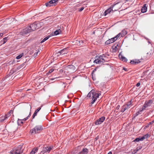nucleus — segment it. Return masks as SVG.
I'll use <instances>...</instances> for the list:
<instances>
[{"instance_id": "nucleus-1", "label": "nucleus", "mask_w": 154, "mask_h": 154, "mask_svg": "<svg viewBox=\"0 0 154 154\" xmlns=\"http://www.w3.org/2000/svg\"><path fill=\"white\" fill-rule=\"evenodd\" d=\"M100 95V93H96L94 90H91L87 95V97L92 99L91 104H93Z\"/></svg>"}, {"instance_id": "nucleus-2", "label": "nucleus", "mask_w": 154, "mask_h": 154, "mask_svg": "<svg viewBox=\"0 0 154 154\" xmlns=\"http://www.w3.org/2000/svg\"><path fill=\"white\" fill-rule=\"evenodd\" d=\"M153 103V101L152 100H149L148 101H146L142 108L140 109L136 113L135 116H136L141 113L143 110L148 109Z\"/></svg>"}, {"instance_id": "nucleus-3", "label": "nucleus", "mask_w": 154, "mask_h": 154, "mask_svg": "<svg viewBox=\"0 0 154 154\" xmlns=\"http://www.w3.org/2000/svg\"><path fill=\"white\" fill-rule=\"evenodd\" d=\"M23 152L22 146L19 145L17 147L13 149L11 151V154H21Z\"/></svg>"}, {"instance_id": "nucleus-4", "label": "nucleus", "mask_w": 154, "mask_h": 154, "mask_svg": "<svg viewBox=\"0 0 154 154\" xmlns=\"http://www.w3.org/2000/svg\"><path fill=\"white\" fill-rule=\"evenodd\" d=\"M106 57L104 54L100 56H96L95 57V60L94 62L97 64H100L103 63L105 61L104 57Z\"/></svg>"}, {"instance_id": "nucleus-5", "label": "nucleus", "mask_w": 154, "mask_h": 154, "mask_svg": "<svg viewBox=\"0 0 154 154\" xmlns=\"http://www.w3.org/2000/svg\"><path fill=\"white\" fill-rule=\"evenodd\" d=\"M42 129V128L41 125H37L34 128L31 129L30 131L32 134H35L39 133Z\"/></svg>"}, {"instance_id": "nucleus-6", "label": "nucleus", "mask_w": 154, "mask_h": 154, "mask_svg": "<svg viewBox=\"0 0 154 154\" xmlns=\"http://www.w3.org/2000/svg\"><path fill=\"white\" fill-rule=\"evenodd\" d=\"M122 3L118 2H115L114 4V5L112 7V8H115L114 9V11H116L119 9V8H120V7L122 6Z\"/></svg>"}, {"instance_id": "nucleus-7", "label": "nucleus", "mask_w": 154, "mask_h": 154, "mask_svg": "<svg viewBox=\"0 0 154 154\" xmlns=\"http://www.w3.org/2000/svg\"><path fill=\"white\" fill-rule=\"evenodd\" d=\"M105 119V117L103 116L101 117L95 122V124L96 125H98L102 123L104 121Z\"/></svg>"}, {"instance_id": "nucleus-8", "label": "nucleus", "mask_w": 154, "mask_h": 154, "mask_svg": "<svg viewBox=\"0 0 154 154\" xmlns=\"http://www.w3.org/2000/svg\"><path fill=\"white\" fill-rule=\"evenodd\" d=\"M31 113L30 112L29 113V115L28 116L26 117V118H25L23 119H18V120L17 121V122H18V125H20V124H23V121H26L28 118L29 117H30V116H31Z\"/></svg>"}, {"instance_id": "nucleus-9", "label": "nucleus", "mask_w": 154, "mask_h": 154, "mask_svg": "<svg viewBox=\"0 0 154 154\" xmlns=\"http://www.w3.org/2000/svg\"><path fill=\"white\" fill-rule=\"evenodd\" d=\"M31 31L30 27L29 26H28L23 30L22 33L23 34H26Z\"/></svg>"}, {"instance_id": "nucleus-10", "label": "nucleus", "mask_w": 154, "mask_h": 154, "mask_svg": "<svg viewBox=\"0 0 154 154\" xmlns=\"http://www.w3.org/2000/svg\"><path fill=\"white\" fill-rule=\"evenodd\" d=\"M58 0H51L49 1L48 2L46 3H45V5L47 7H50L51 6V5L55 3L56 2H57Z\"/></svg>"}, {"instance_id": "nucleus-11", "label": "nucleus", "mask_w": 154, "mask_h": 154, "mask_svg": "<svg viewBox=\"0 0 154 154\" xmlns=\"http://www.w3.org/2000/svg\"><path fill=\"white\" fill-rule=\"evenodd\" d=\"M11 112H8L6 115L5 116L1 117L0 120V121L2 122L4 121V120L6 119L8 117H9L11 115Z\"/></svg>"}, {"instance_id": "nucleus-12", "label": "nucleus", "mask_w": 154, "mask_h": 154, "mask_svg": "<svg viewBox=\"0 0 154 154\" xmlns=\"http://www.w3.org/2000/svg\"><path fill=\"white\" fill-rule=\"evenodd\" d=\"M31 31L35 30L36 29H38L37 25L35 23L31 24L30 26Z\"/></svg>"}, {"instance_id": "nucleus-13", "label": "nucleus", "mask_w": 154, "mask_h": 154, "mask_svg": "<svg viewBox=\"0 0 154 154\" xmlns=\"http://www.w3.org/2000/svg\"><path fill=\"white\" fill-rule=\"evenodd\" d=\"M115 38L114 37L112 38L111 39H109L108 40L106 41L105 42V43L106 45H108L110 44H111V43H112L113 42H114L115 41H116V40L115 39Z\"/></svg>"}, {"instance_id": "nucleus-14", "label": "nucleus", "mask_w": 154, "mask_h": 154, "mask_svg": "<svg viewBox=\"0 0 154 154\" xmlns=\"http://www.w3.org/2000/svg\"><path fill=\"white\" fill-rule=\"evenodd\" d=\"M61 31V30L60 29L56 30L53 33H52L51 34V35L52 36L56 35H58L60 33Z\"/></svg>"}, {"instance_id": "nucleus-15", "label": "nucleus", "mask_w": 154, "mask_h": 154, "mask_svg": "<svg viewBox=\"0 0 154 154\" xmlns=\"http://www.w3.org/2000/svg\"><path fill=\"white\" fill-rule=\"evenodd\" d=\"M88 151L86 148H84L82 151L79 152L78 154H87L88 153Z\"/></svg>"}, {"instance_id": "nucleus-16", "label": "nucleus", "mask_w": 154, "mask_h": 154, "mask_svg": "<svg viewBox=\"0 0 154 154\" xmlns=\"http://www.w3.org/2000/svg\"><path fill=\"white\" fill-rule=\"evenodd\" d=\"M111 11H113V10H112V7H111L105 11L104 13V16H106L107 14H108Z\"/></svg>"}, {"instance_id": "nucleus-17", "label": "nucleus", "mask_w": 154, "mask_h": 154, "mask_svg": "<svg viewBox=\"0 0 154 154\" xmlns=\"http://www.w3.org/2000/svg\"><path fill=\"white\" fill-rule=\"evenodd\" d=\"M52 147H44L43 148V150L45 152H48L49 153L51 151V150L52 149Z\"/></svg>"}, {"instance_id": "nucleus-18", "label": "nucleus", "mask_w": 154, "mask_h": 154, "mask_svg": "<svg viewBox=\"0 0 154 154\" xmlns=\"http://www.w3.org/2000/svg\"><path fill=\"white\" fill-rule=\"evenodd\" d=\"M119 58L122 60L123 61L125 62H126L127 61V59L125 57H123L121 54L119 53Z\"/></svg>"}, {"instance_id": "nucleus-19", "label": "nucleus", "mask_w": 154, "mask_h": 154, "mask_svg": "<svg viewBox=\"0 0 154 154\" xmlns=\"http://www.w3.org/2000/svg\"><path fill=\"white\" fill-rule=\"evenodd\" d=\"M140 62V61L139 60H133L131 61V63L133 64H137Z\"/></svg>"}, {"instance_id": "nucleus-20", "label": "nucleus", "mask_w": 154, "mask_h": 154, "mask_svg": "<svg viewBox=\"0 0 154 154\" xmlns=\"http://www.w3.org/2000/svg\"><path fill=\"white\" fill-rule=\"evenodd\" d=\"M68 51L67 50V48L64 49L60 51V53L61 54L63 55L66 54L67 53Z\"/></svg>"}, {"instance_id": "nucleus-21", "label": "nucleus", "mask_w": 154, "mask_h": 154, "mask_svg": "<svg viewBox=\"0 0 154 154\" xmlns=\"http://www.w3.org/2000/svg\"><path fill=\"white\" fill-rule=\"evenodd\" d=\"M145 5H144L143 7L142 8L141 10V12L143 13H145L147 11V8Z\"/></svg>"}, {"instance_id": "nucleus-22", "label": "nucleus", "mask_w": 154, "mask_h": 154, "mask_svg": "<svg viewBox=\"0 0 154 154\" xmlns=\"http://www.w3.org/2000/svg\"><path fill=\"white\" fill-rule=\"evenodd\" d=\"M38 148H36L33 149L31 152L30 154H35V152H37L38 151Z\"/></svg>"}, {"instance_id": "nucleus-23", "label": "nucleus", "mask_w": 154, "mask_h": 154, "mask_svg": "<svg viewBox=\"0 0 154 154\" xmlns=\"http://www.w3.org/2000/svg\"><path fill=\"white\" fill-rule=\"evenodd\" d=\"M51 36H52V35H51V34H50L49 35H48V36H46V37H45L43 40L41 42V43H42L43 42H45V41H46V40H47V39H48L50 37H51Z\"/></svg>"}, {"instance_id": "nucleus-24", "label": "nucleus", "mask_w": 154, "mask_h": 154, "mask_svg": "<svg viewBox=\"0 0 154 154\" xmlns=\"http://www.w3.org/2000/svg\"><path fill=\"white\" fill-rule=\"evenodd\" d=\"M67 69H72L73 70V71L75 70V67L73 65H69L67 67Z\"/></svg>"}, {"instance_id": "nucleus-25", "label": "nucleus", "mask_w": 154, "mask_h": 154, "mask_svg": "<svg viewBox=\"0 0 154 154\" xmlns=\"http://www.w3.org/2000/svg\"><path fill=\"white\" fill-rule=\"evenodd\" d=\"M142 148V147L141 146H138L137 147V148L134 151V153H136L138 151L141 149Z\"/></svg>"}, {"instance_id": "nucleus-26", "label": "nucleus", "mask_w": 154, "mask_h": 154, "mask_svg": "<svg viewBox=\"0 0 154 154\" xmlns=\"http://www.w3.org/2000/svg\"><path fill=\"white\" fill-rule=\"evenodd\" d=\"M126 34H127V32L125 29H124L122 31V33H121L122 37H123V36H125Z\"/></svg>"}, {"instance_id": "nucleus-27", "label": "nucleus", "mask_w": 154, "mask_h": 154, "mask_svg": "<svg viewBox=\"0 0 154 154\" xmlns=\"http://www.w3.org/2000/svg\"><path fill=\"white\" fill-rule=\"evenodd\" d=\"M23 53H22L20 54L18 56H17L16 57V58L17 59H20L21 58V57L23 56Z\"/></svg>"}, {"instance_id": "nucleus-28", "label": "nucleus", "mask_w": 154, "mask_h": 154, "mask_svg": "<svg viewBox=\"0 0 154 154\" xmlns=\"http://www.w3.org/2000/svg\"><path fill=\"white\" fill-rule=\"evenodd\" d=\"M121 35V33H119L116 36L114 37L115 38V40H116L120 37Z\"/></svg>"}, {"instance_id": "nucleus-29", "label": "nucleus", "mask_w": 154, "mask_h": 154, "mask_svg": "<svg viewBox=\"0 0 154 154\" xmlns=\"http://www.w3.org/2000/svg\"><path fill=\"white\" fill-rule=\"evenodd\" d=\"M118 45H117L116 46H113L112 47V48L113 50H115V51H116L118 49Z\"/></svg>"}, {"instance_id": "nucleus-30", "label": "nucleus", "mask_w": 154, "mask_h": 154, "mask_svg": "<svg viewBox=\"0 0 154 154\" xmlns=\"http://www.w3.org/2000/svg\"><path fill=\"white\" fill-rule=\"evenodd\" d=\"M37 112L35 111L32 116L33 119L37 115Z\"/></svg>"}, {"instance_id": "nucleus-31", "label": "nucleus", "mask_w": 154, "mask_h": 154, "mask_svg": "<svg viewBox=\"0 0 154 154\" xmlns=\"http://www.w3.org/2000/svg\"><path fill=\"white\" fill-rule=\"evenodd\" d=\"M3 44H4L7 41V38L5 37L3 38Z\"/></svg>"}, {"instance_id": "nucleus-32", "label": "nucleus", "mask_w": 154, "mask_h": 154, "mask_svg": "<svg viewBox=\"0 0 154 154\" xmlns=\"http://www.w3.org/2000/svg\"><path fill=\"white\" fill-rule=\"evenodd\" d=\"M131 100L130 101V102H128L127 104V106H128V107H131Z\"/></svg>"}, {"instance_id": "nucleus-33", "label": "nucleus", "mask_w": 154, "mask_h": 154, "mask_svg": "<svg viewBox=\"0 0 154 154\" xmlns=\"http://www.w3.org/2000/svg\"><path fill=\"white\" fill-rule=\"evenodd\" d=\"M123 107H124V108H125V110L128 109V108H130V107L128 106H127V105L124 106H123Z\"/></svg>"}, {"instance_id": "nucleus-34", "label": "nucleus", "mask_w": 154, "mask_h": 154, "mask_svg": "<svg viewBox=\"0 0 154 154\" xmlns=\"http://www.w3.org/2000/svg\"><path fill=\"white\" fill-rule=\"evenodd\" d=\"M54 70V69L53 68H51L50 69L48 73H51Z\"/></svg>"}, {"instance_id": "nucleus-35", "label": "nucleus", "mask_w": 154, "mask_h": 154, "mask_svg": "<svg viewBox=\"0 0 154 154\" xmlns=\"http://www.w3.org/2000/svg\"><path fill=\"white\" fill-rule=\"evenodd\" d=\"M140 140V139L139 138H138L136 139L135 140H134V142H138Z\"/></svg>"}, {"instance_id": "nucleus-36", "label": "nucleus", "mask_w": 154, "mask_h": 154, "mask_svg": "<svg viewBox=\"0 0 154 154\" xmlns=\"http://www.w3.org/2000/svg\"><path fill=\"white\" fill-rule=\"evenodd\" d=\"M154 123V120L152 121V122H149L148 125L149 126V125L152 124Z\"/></svg>"}, {"instance_id": "nucleus-37", "label": "nucleus", "mask_w": 154, "mask_h": 154, "mask_svg": "<svg viewBox=\"0 0 154 154\" xmlns=\"http://www.w3.org/2000/svg\"><path fill=\"white\" fill-rule=\"evenodd\" d=\"M140 141H142L143 140L145 139V137H144V136L140 138Z\"/></svg>"}, {"instance_id": "nucleus-38", "label": "nucleus", "mask_w": 154, "mask_h": 154, "mask_svg": "<svg viewBox=\"0 0 154 154\" xmlns=\"http://www.w3.org/2000/svg\"><path fill=\"white\" fill-rule=\"evenodd\" d=\"M149 136V134H146L144 136V137H145V139H146V138H147Z\"/></svg>"}, {"instance_id": "nucleus-39", "label": "nucleus", "mask_w": 154, "mask_h": 154, "mask_svg": "<svg viewBox=\"0 0 154 154\" xmlns=\"http://www.w3.org/2000/svg\"><path fill=\"white\" fill-rule=\"evenodd\" d=\"M38 52H36V53H35L34 54H33V56L34 57H36L37 56V55L38 54Z\"/></svg>"}, {"instance_id": "nucleus-40", "label": "nucleus", "mask_w": 154, "mask_h": 154, "mask_svg": "<svg viewBox=\"0 0 154 154\" xmlns=\"http://www.w3.org/2000/svg\"><path fill=\"white\" fill-rule=\"evenodd\" d=\"M41 109V107H38L35 111L38 112Z\"/></svg>"}, {"instance_id": "nucleus-41", "label": "nucleus", "mask_w": 154, "mask_h": 154, "mask_svg": "<svg viewBox=\"0 0 154 154\" xmlns=\"http://www.w3.org/2000/svg\"><path fill=\"white\" fill-rule=\"evenodd\" d=\"M125 110V108H124V107L123 106L122 109L121 110V112H124Z\"/></svg>"}, {"instance_id": "nucleus-42", "label": "nucleus", "mask_w": 154, "mask_h": 154, "mask_svg": "<svg viewBox=\"0 0 154 154\" xmlns=\"http://www.w3.org/2000/svg\"><path fill=\"white\" fill-rule=\"evenodd\" d=\"M84 8V7H82L81 8H80V9H79V11H81L83 10Z\"/></svg>"}, {"instance_id": "nucleus-43", "label": "nucleus", "mask_w": 154, "mask_h": 154, "mask_svg": "<svg viewBox=\"0 0 154 154\" xmlns=\"http://www.w3.org/2000/svg\"><path fill=\"white\" fill-rule=\"evenodd\" d=\"M45 152L43 150V149L42 150V151H41V152H40V154H44V153Z\"/></svg>"}, {"instance_id": "nucleus-44", "label": "nucleus", "mask_w": 154, "mask_h": 154, "mask_svg": "<svg viewBox=\"0 0 154 154\" xmlns=\"http://www.w3.org/2000/svg\"><path fill=\"white\" fill-rule=\"evenodd\" d=\"M45 152L43 150V149L42 150V151H41V152H40V154H44V153Z\"/></svg>"}, {"instance_id": "nucleus-45", "label": "nucleus", "mask_w": 154, "mask_h": 154, "mask_svg": "<svg viewBox=\"0 0 154 154\" xmlns=\"http://www.w3.org/2000/svg\"><path fill=\"white\" fill-rule=\"evenodd\" d=\"M80 42L79 41H77L76 43H77V45H81L80 44Z\"/></svg>"}, {"instance_id": "nucleus-46", "label": "nucleus", "mask_w": 154, "mask_h": 154, "mask_svg": "<svg viewBox=\"0 0 154 154\" xmlns=\"http://www.w3.org/2000/svg\"><path fill=\"white\" fill-rule=\"evenodd\" d=\"M140 82H138V83L137 85H136V86L137 87H139V86H140Z\"/></svg>"}, {"instance_id": "nucleus-47", "label": "nucleus", "mask_w": 154, "mask_h": 154, "mask_svg": "<svg viewBox=\"0 0 154 154\" xmlns=\"http://www.w3.org/2000/svg\"><path fill=\"white\" fill-rule=\"evenodd\" d=\"M3 33H0V38L1 37H2L3 36Z\"/></svg>"}, {"instance_id": "nucleus-48", "label": "nucleus", "mask_w": 154, "mask_h": 154, "mask_svg": "<svg viewBox=\"0 0 154 154\" xmlns=\"http://www.w3.org/2000/svg\"><path fill=\"white\" fill-rule=\"evenodd\" d=\"M107 154H112V152H109Z\"/></svg>"}, {"instance_id": "nucleus-49", "label": "nucleus", "mask_w": 154, "mask_h": 154, "mask_svg": "<svg viewBox=\"0 0 154 154\" xmlns=\"http://www.w3.org/2000/svg\"><path fill=\"white\" fill-rule=\"evenodd\" d=\"M124 69L125 70V71H127V69L126 68H124Z\"/></svg>"}, {"instance_id": "nucleus-50", "label": "nucleus", "mask_w": 154, "mask_h": 154, "mask_svg": "<svg viewBox=\"0 0 154 154\" xmlns=\"http://www.w3.org/2000/svg\"><path fill=\"white\" fill-rule=\"evenodd\" d=\"M31 109V106H30V109Z\"/></svg>"}]
</instances>
